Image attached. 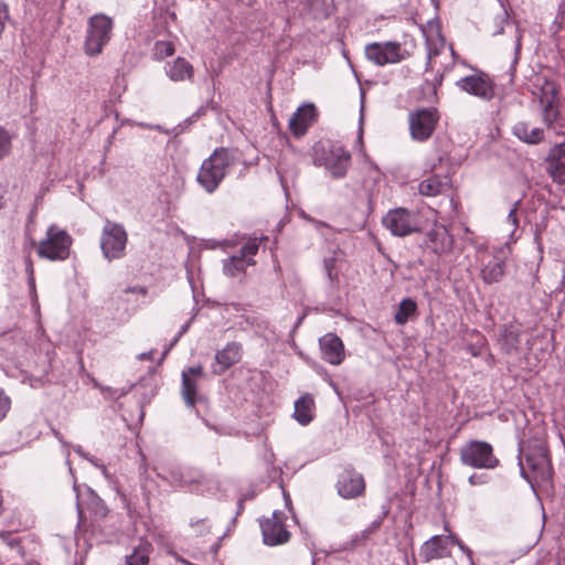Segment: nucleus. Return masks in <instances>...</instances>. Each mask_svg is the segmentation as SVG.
<instances>
[{
  "label": "nucleus",
  "mask_w": 565,
  "mask_h": 565,
  "mask_svg": "<svg viewBox=\"0 0 565 565\" xmlns=\"http://www.w3.org/2000/svg\"><path fill=\"white\" fill-rule=\"evenodd\" d=\"M234 153L227 148H216L199 170L196 181L207 192L214 193L224 180L227 169L235 163Z\"/></svg>",
  "instance_id": "f257e3e1"
},
{
  "label": "nucleus",
  "mask_w": 565,
  "mask_h": 565,
  "mask_svg": "<svg viewBox=\"0 0 565 565\" xmlns=\"http://www.w3.org/2000/svg\"><path fill=\"white\" fill-rule=\"evenodd\" d=\"M312 161L324 167L333 179H342L350 168L351 154L341 145L320 141L312 148Z\"/></svg>",
  "instance_id": "f03ea898"
},
{
  "label": "nucleus",
  "mask_w": 565,
  "mask_h": 565,
  "mask_svg": "<svg viewBox=\"0 0 565 565\" xmlns=\"http://www.w3.org/2000/svg\"><path fill=\"white\" fill-rule=\"evenodd\" d=\"M114 29V21L105 13H96L87 20L84 53L95 57L103 53L104 47L109 43Z\"/></svg>",
  "instance_id": "7ed1b4c3"
},
{
  "label": "nucleus",
  "mask_w": 565,
  "mask_h": 565,
  "mask_svg": "<svg viewBox=\"0 0 565 565\" xmlns=\"http://www.w3.org/2000/svg\"><path fill=\"white\" fill-rule=\"evenodd\" d=\"M72 236L56 224L47 227L45 238L38 244V256L51 262L65 260L71 253Z\"/></svg>",
  "instance_id": "20e7f679"
},
{
  "label": "nucleus",
  "mask_w": 565,
  "mask_h": 565,
  "mask_svg": "<svg viewBox=\"0 0 565 565\" xmlns=\"http://www.w3.org/2000/svg\"><path fill=\"white\" fill-rule=\"evenodd\" d=\"M441 115L436 107H419L408 113L407 122L412 140L426 142L440 121Z\"/></svg>",
  "instance_id": "39448f33"
},
{
  "label": "nucleus",
  "mask_w": 565,
  "mask_h": 565,
  "mask_svg": "<svg viewBox=\"0 0 565 565\" xmlns=\"http://www.w3.org/2000/svg\"><path fill=\"white\" fill-rule=\"evenodd\" d=\"M128 234L122 224L106 220L100 234V249L108 260L121 259L126 256Z\"/></svg>",
  "instance_id": "423d86ee"
},
{
  "label": "nucleus",
  "mask_w": 565,
  "mask_h": 565,
  "mask_svg": "<svg viewBox=\"0 0 565 565\" xmlns=\"http://www.w3.org/2000/svg\"><path fill=\"white\" fill-rule=\"evenodd\" d=\"M460 462L475 469H494L500 460L493 452V447L482 440H470L459 451Z\"/></svg>",
  "instance_id": "0eeeda50"
},
{
  "label": "nucleus",
  "mask_w": 565,
  "mask_h": 565,
  "mask_svg": "<svg viewBox=\"0 0 565 565\" xmlns=\"http://www.w3.org/2000/svg\"><path fill=\"white\" fill-rule=\"evenodd\" d=\"M158 476L170 484L181 488H188L190 491L203 494L211 488V479L200 470L188 468L162 469Z\"/></svg>",
  "instance_id": "6e6552de"
},
{
  "label": "nucleus",
  "mask_w": 565,
  "mask_h": 565,
  "mask_svg": "<svg viewBox=\"0 0 565 565\" xmlns=\"http://www.w3.org/2000/svg\"><path fill=\"white\" fill-rule=\"evenodd\" d=\"M287 515L282 511L275 510L270 516L262 518L259 526L263 542L267 546L284 545L290 541L291 533L286 524Z\"/></svg>",
  "instance_id": "1a4fd4ad"
},
{
  "label": "nucleus",
  "mask_w": 565,
  "mask_h": 565,
  "mask_svg": "<svg viewBox=\"0 0 565 565\" xmlns=\"http://www.w3.org/2000/svg\"><path fill=\"white\" fill-rule=\"evenodd\" d=\"M265 237H250L243 245L238 254L233 255L223 260V273L227 277H236L241 274H245L247 267L254 266L256 262L254 256L258 253L262 241H267Z\"/></svg>",
  "instance_id": "9d476101"
},
{
  "label": "nucleus",
  "mask_w": 565,
  "mask_h": 565,
  "mask_svg": "<svg viewBox=\"0 0 565 565\" xmlns=\"http://www.w3.org/2000/svg\"><path fill=\"white\" fill-rule=\"evenodd\" d=\"M366 58L379 66L399 63L411 56L398 42L370 43L365 46Z\"/></svg>",
  "instance_id": "9b49d317"
},
{
  "label": "nucleus",
  "mask_w": 565,
  "mask_h": 565,
  "mask_svg": "<svg viewBox=\"0 0 565 565\" xmlns=\"http://www.w3.org/2000/svg\"><path fill=\"white\" fill-rule=\"evenodd\" d=\"M382 223L394 236L404 237L418 231L415 214L404 207L390 210L383 217Z\"/></svg>",
  "instance_id": "f8f14e48"
},
{
  "label": "nucleus",
  "mask_w": 565,
  "mask_h": 565,
  "mask_svg": "<svg viewBox=\"0 0 565 565\" xmlns=\"http://www.w3.org/2000/svg\"><path fill=\"white\" fill-rule=\"evenodd\" d=\"M456 86L482 100H491L495 95L494 83L489 74L483 71H476L475 74L458 79Z\"/></svg>",
  "instance_id": "ddd939ff"
},
{
  "label": "nucleus",
  "mask_w": 565,
  "mask_h": 565,
  "mask_svg": "<svg viewBox=\"0 0 565 565\" xmlns=\"http://www.w3.org/2000/svg\"><path fill=\"white\" fill-rule=\"evenodd\" d=\"M520 465L523 473H525V467L531 471L532 476L529 479L532 478L536 482H547L552 479L551 460L542 448L526 452Z\"/></svg>",
  "instance_id": "4468645a"
},
{
  "label": "nucleus",
  "mask_w": 565,
  "mask_h": 565,
  "mask_svg": "<svg viewBox=\"0 0 565 565\" xmlns=\"http://www.w3.org/2000/svg\"><path fill=\"white\" fill-rule=\"evenodd\" d=\"M422 32L427 50L425 71H428L433 67V60L446 49V40L437 19H430L426 24L422 25Z\"/></svg>",
  "instance_id": "2eb2a0df"
},
{
  "label": "nucleus",
  "mask_w": 565,
  "mask_h": 565,
  "mask_svg": "<svg viewBox=\"0 0 565 565\" xmlns=\"http://www.w3.org/2000/svg\"><path fill=\"white\" fill-rule=\"evenodd\" d=\"M365 480L354 468H347L339 473L335 488L338 494L347 500L356 499L365 492Z\"/></svg>",
  "instance_id": "dca6fc26"
},
{
  "label": "nucleus",
  "mask_w": 565,
  "mask_h": 565,
  "mask_svg": "<svg viewBox=\"0 0 565 565\" xmlns=\"http://www.w3.org/2000/svg\"><path fill=\"white\" fill-rule=\"evenodd\" d=\"M452 533L448 535H434L424 542L419 548V557L424 563L441 559L451 555Z\"/></svg>",
  "instance_id": "f3484780"
},
{
  "label": "nucleus",
  "mask_w": 565,
  "mask_h": 565,
  "mask_svg": "<svg viewBox=\"0 0 565 565\" xmlns=\"http://www.w3.org/2000/svg\"><path fill=\"white\" fill-rule=\"evenodd\" d=\"M181 395L189 407H194L202 399L198 392V385L203 377V367L201 365L191 366L182 371Z\"/></svg>",
  "instance_id": "a211bd4d"
},
{
  "label": "nucleus",
  "mask_w": 565,
  "mask_h": 565,
  "mask_svg": "<svg viewBox=\"0 0 565 565\" xmlns=\"http://www.w3.org/2000/svg\"><path fill=\"white\" fill-rule=\"evenodd\" d=\"M317 108L313 104L300 106L290 117L288 126L295 137L303 136L317 120Z\"/></svg>",
  "instance_id": "6ab92c4d"
},
{
  "label": "nucleus",
  "mask_w": 565,
  "mask_h": 565,
  "mask_svg": "<svg viewBox=\"0 0 565 565\" xmlns=\"http://www.w3.org/2000/svg\"><path fill=\"white\" fill-rule=\"evenodd\" d=\"M321 358L332 364L339 365L344 360V345L342 340L334 333H327L319 339Z\"/></svg>",
  "instance_id": "aec40b11"
},
{
  "label": "nucleus",
  "mask_w": 565,
  "mask_h": 565,
  "mask_svg": "<svg viewBox=\"0 0 565 565\" xmlns=\"http://www.w3.org/2000/svg\"><path fill=\"white\" fill-rule=\"evenodd\" d=\"M451 179L448 175L431 174L418 184V193L426 198L450 196Z\"/></svg>",
  "instance_id": "412c9836"
},
{
  "label": "nucleus",
  "mask_w": 565,
  "mask_h": 565,
  "mask_svg": "<svg viewBox=\"0 0 565 565\" xmlns=\"http://www.w3.org/2000/svg\"><path fill=\"white\" fill-rule=\"evenodd\" d=\"M546 171L555 183H565V143L555 145L550 149Z\"/></svg>",
  "instance_id": "4be33fe9"
},
{
  "label": "nucleus",
  "mask_w": 565,
  "mask_h": 565,
  "mask_svg": "<svg viewBox=\"0 0 565 565\" xmlns=\"http://www.w3.org/2000/svg\"><path fill=\"white\" fill-rule=\"evenodd\" d=\"M242 358V345L237 342L227 343L222 350L215 353L216 367L213 373L221 375L227 369L238 363Z\"/></svg>",
  "instance_id": "5701e85b"
},
{
  "label": "nucleus",
  "mask_w": 565,
  "mask_h": 565,
  "mask_svg": "<svg viewBox=\"0 0 565 565\" xmlns=\"http://www.w3.org/2000/svg\"><path fill=\"white\" fill-rule=\"evenodd\" d=\"M454 238L443 225H435L427 233V245L438 255L449 252L452 247Z\"/></svg>",
  "instance_id": "b1692460"
},
{
  "label": "nucleus",
  "mask_w": 565,
  "mask_h": 565,
  "mask_svg": "<svg viewBox=\"0 0 565 565\" xmlns=\"http://www.w3.org/2000/svg\"><path fill=\"white\" fill-rule=\"evenodd\" d=\"M521 334L520 326L513 323L503 326L498 339L501 350L505 354L518 352L521 343Z\"/></svg>",
  "instance_id": "393cba45"
},
{
  "label": "nucleus",
  "mask_w": 565,
  "mask_h": 565,
  "mask_svg": "<svg viewBox=\"0 0 565 565\" xmlns=\"http://www.w3.org/2000/svg\"><path fill=\"white\" fill-rule=\"evenodd\" d=\"M513 135L527 145H539L544 140V130L540 127H530L525 121H518L512 127Z\"/></svg>",
  "instance_id": "a878e982"
},
{
  "label": "nucleus",
  "mask_w": 565,
  "mask_h": 565,
  "mask_svg": "<svg viewBox=\"0 0 565 565\" xmlns=\"http://www.w3.org/2000/svg\"><path fill=\"white\" fill-rule=\"evenodd\" d=\"M315 401L306 394L295 402L294 417L300 425H308L313 419Z\"/></svg>",
  "instance_id": "bb28decb"
},
{
  "label": "nucleus",
  "mask_w": 565,
  "mask_h": 565,
  "mask_svg": "<svg viewBox=\"0 0 565 565\" xmlns=\"http://www.w3.org/2000/svg\"><path fill=\"white\" fill-rule=\"evenodd\" d=\"M153 551L152 544L146 540H140L132 552L125 557V565H148L150 555Z\"/></svg>",
  "instance_id": "cd10ccee"
},
{
  "label": "nucleus",
  "mask_w": 565,
  "mask_h": 565,
  "mask_svg": "<svg viewBox=\"0 0 565 565\" xmlns=\"http://www.w3.org/2000/svg\"><path fill=\"white\" fill-rule=\"evenodd\" d=\"M193 73V66L183 57L175 58L167 68V75L174 82L190 79Z\"/></svg>",
  "instance_id": "c85d7f7f"
},
{
  "label": "nucleus",
  "mask_w": 565,
  "mask_h": 565,
  "mask_svg": "<svg viewBox=\"0 0 565 565\" xmlns=\"http://www.w3.org/2000/svg\"><path fill=\"white\" fill-rule=\"evenodd\" d=\"M504 262L493 257L481 268V278L486 284L499 282L504 276Z\"/></svg>",
  "instance_id": "c756f323"
},
{
  "label": "nucleus",
  "mask_w": 565,
  "mask_h": 565,
  "mask_svg": "<svg viewBox=\"0 0 565 565\" xmlns=\"http://www.w3.org/2000/svg\"><path fill=\"white\" fill-rule=\"evenodd\" d=\"M417 312V303L412 298H404L399 302L397 310L394 316V320L397 324L404 326L408 320L414 317Z\"/></svg>",
  "instance_id": "7c9ffc66"
},
{
  "label": "nucleus",
  "mask_w": 565,
  "mask_h": 565,
  "mask_svg": "<svg viewBox=\"0 0 565 565\" xmlns=\"http://www.w3.org/2000/svg\"><path fill=\"white\" fill-rule=\"evenodd\" d=\"M174 51V44L171 41H157L154 43L153 54L159 60L173 55Z\"/></svg>",
  "instance_id": "2f4dec72"
},
{
  "label": "nucleus",
  "mask_w": 565,
  "mask_h": 565,
  "mask_svg": "<svg viewBox=\"0 0 565 565\" xmlns=\"http://www.w3.org/2000/svg\"><path fill=\"white\" fill-rule=\"evenodd\" d=\"M93 384L95 387L99 388V391L104 395V397L108 398V399L115 401L126 394V391H124V390H117V388H113L110 386L100 385L96 380H93Z\"/></svg>",
  "instance_id": "473e14b6"
},
{
  "label": "nucleus",
  "mask_w": 565,
  "mask_h": 565,
  "mask_svg": "<svg viewBox=\"0 0 565 565\" xmlns=\"http://www.w3.org/2000/svg\"><path fill=\"white\" fill-rule=\"evenodd\" d=\"M382 525V519L373 521L365 530L361 532L360 535H355L353 542L359 544L370 539V536L375 533Z\"/></svg>",
  "instance_id": "72a5a7b5"
},
{
  "label": "nucleus",
  "mask_w": 565,
  "mask_h": 565,
  "mask_svg": "<svg viewBox=\"0 0 565 565\" xmlns=\"http://www.w3.org/2000/svg\"><path fill=\"white\" fill-rule=\"evenodd\" d=\"M557 117H558V109L552 102H548L546 105H544L543 121L548 127L552 126V124L556 120Z\"/></svg>",
  "instance_id": "f704fd0d"
},
{
  "label": "nucleus",
  "mask_w": 565,
  "mask_h": 565,
  "mask_svg": "<svg viewBox=\"0 0 565 565\" xmlns=\"http://www.w3.org/2000/svg\"><path fill=\"white\" fill-rule=\"evenodd\" d=\"M11 149V136L9 132L0 127V160L9 154Z\"/></svg>",
  "instance_id": "c9c22d12"
},
{
  "label": "nucleus",
  "mask_w": 565,
  "mask_h": 565,
  "mask_svg": "<svg viewBox=\"0 0 565 565\" xmlns=\"http://www.w3.org/2000/svg\"><path fill=\"white\" fill-rule=\"evenodd\" d=\"M452 545H457L458 548L465 554L466 565H475L472 550L467 546L456 534L452 535Z\"/></svg>",
  "instance_id": "e433bc0d"
},
{
  "label": "nucleus",
  "mask_w": 565,
  "mask_h": 565,
  "mask_svg": "<svg viewBox=\"0 0 565 565\" xmlns=\"http://www.w3.org/2000/svg\"><path fill=\"white\" fill-rule=\"evenodd\" d=\"M337 259L334 257H328L323 259V268L330 281H337L339 274L335 270Z\"/></svg>",
  "instance_id": "4c0bfd02"
},
{
  "label": "nucleus",
  "mask_w": 565,
  "mask_h": 565,
  "mask_svg": "<svg viewBox=\"0 0 565 565\" xmlns=\"http://www.w3.org/2000/svg\"><path fill=\"white\" fill-rule=\"evenodd\" d=\"M11 408V399L0 387V423L6 418Z\"/></svg>",
  "instance_id": "58836bf2"
},
{
  "label": "nucleus",
  "mask_w": 565,
  "mask_h": 565,
  "mask_svg": "<svg viewBox=\"0 0 565 565\" xmlns=\"http://www.w3.org/2000/svg\"><path fill=\"white\" fill-rule=\"evenodd\" d=\"M443 73H438L431 82L426 81V85L431 89V95L435 102H438V88L443 85Z\"/></svg>",
  "instance_id": "ea45409f"
},
{
  "label": "nucleus",
  "mask_w": 565,
  "mask_h": 565,
  "mask_svg": "<svg viewBox=\"0 0 565 565\" xmlns=\"http://www.w3.org/2000/svg\"><path fill=\"white\" fill-rule=\"evenodd\" d=\"M520 203H521V200H518L513 203L511 210L509 211V214L507 216V221L513 226V232L518 228L519 226V220H518V215H516V212L519 210V206H520Z\"/></svg>",
  "instance_id": "a19ab883"
},
{
  "label": "nucleus",
  "mask_w": 565,
  "mask_h": 565,
  "mask_svg": "<svg viewBox=\"0 0 565 565\" xmlns=\"http://www.w3.org/2000/svg\"><path fill=\"white\" fill-rule=\"evenodd\" d=\"M488 481L489 477L484 473H472L468 479L470 486H481L486 484Z\"/></svg>",
  "instance_id": "79ce46f5"
},
{
  "label": "nucleus",
  "mask_w": 565,
  "mask_h": 565,
  "mask_svg": "<svg viewBox=\"0 0 565 565\" xmlns=\"http://www.w3.org/2000/svg\"><path fill=\"white\" fill-rule=\"evenodd\" d=\"M0 539L10 546H15L20 544V540L18 537H12L11 532L8 531L0 530Z\"/></svg>",
  "instance_id": "37998d69"
},
{
  "label": "nucleus",
  "mask_w": 565,
  "mask_h": 565,
  "mask_svg": "<svg viewBox=\"0 0 565 565\" xmlns=\"http://www.w3.org/2000/svg\"><path fill=\"white\" fill-rule=\"evenodd\" d=\"M125 292H132V294H140L142 296H146L148 290L143 286H135V287H128Z\"/></svg>",
  "instance_id": "c03bdc74"
},
{
  "label": "nucleus",
  "mask_w": 565,
  "mask_h": 565,
  "mask_svg": "<svg viewBox=\"0 0 565 565\" xmlns=\"http://www.w3.org/2000/svg\"><path fill=\"white\" fill-rule=\"evenodd\" d=\"M138 359L140 361L152 360L153 359V351H148V352L140 353L138 355Z\"/></svg>",
  "instance_id": "a18cd8bd"
},
{
  "label": "nucleus",
  "mask_w": 565,
  "mask_h": 565,
  "mask_svg": "<svg viewBox=\"0 0 565 565\" xmlns=\"http://www.w3.org/2000/svg\"><path fill=\"white\" fill-rule=\"evenodd\" d=\"M28 271L30 274L29 281L32 286H34V278H33V265L31 260H28Z\"/></svg>",
  "instance_id": "49530a36"
},
{
  "label": "nucleus",
  "mask_w": 565,
  "mask_h": 565,
  "mask_svg": "<svg viewBox=\"0 0 565 565\" xmlns=\"http://www.w3.org/2000/svg\"><path fill=\"white\" fill-rule=\"evenodd\" d=\"M86 460H88L89 462H92L95 467L99 468V466L102 463L98 462V459L94 456H88L87 455V458H85Z\"/></svg>",
  "instance_id": "de8ad7c7"
},
{
  "label": "nucleus",
  "mask_w": 565,
  "mask_h": 565,
  "mask_svg": "<svg viewBox=\"0 0 565 565\" xmlns=\"http://www.w3.org/2000/svg\"><path fill=\"white\" fill-rule=\"evenodd\" d=\"M75 452L78 454L83 458H87V454L84 452L82 447H79V446L75 449Z\"/></svg>",
  "instance_id": "09e8293b"
},
{
  "label": "nucleus",
  "mask_w": 565,
  "mask_h": 565,
  "mask_svg": "<svg viewBox=\"0 0 565 565\" xmlns=\"http://www.w3.org/2000/svg\"><path fill=\"white\" fill-rule=\"evenodd\" d=\"M520 49H521V40L519 38L518 41H516V46H515L516 55H519ZM516 58H518V56H515V60Z\"/></svg>",
  "instance_id": "8fccbe9b"
},
{
  "label": "nucleus",
  "mask_w": 565,
  "mask_h": 565,
  "mask_svg": "<svg viewBox=\"0 0 565 565\" xmlns=\"http://www.w3.org/2000/svg\"><path fill=\"white\" fill-rule=\"evenodd\" d=\"M99 469L102 470L103 475L108 478V471H107V468L104 466V465H100L99 466Z\"/></svg>",
  "instance_id": "3c124183"
},
{
  "label": "nucleus",
  "mask_w": 565,
  "mask_h": 565,
  "mask_svg": "<svg viewBox=\"0 0 565 565\" xmlns=\"http://www.w3.org/2000/svg\"><path fill=\"white\" fill-rule=\"evenodd\" d=\"M449 50H450L451 55L455 57L456 56V52H455L452 45H449Z\"/></svg>",
  "instance_id": "603ef678"
},
{
  "label": "nucleus",
  "mask_w": 565,
  "mask_h": 565,
  "mask_svg": "<svg viewBox=\"0 0 565 565\" xmlns=\"http://www.w3.org/2000/svg\"><path fill=\"white\" fill-rule=\"evenodd\" d=\"M470 352H471V354H472V355H475V356H476V355H478V353L476 352V349H471V350H470Z\"/></svg>",
  "instance_id": "864d4df0"
},
{
  "label": "nucleus",
  "mask_w": 565,
  "mask_h": 565,
  "mask_svg": "<svg viewBox=\"0 0 565 565\" xmlns=\"http://www.w3.org/2000/svg\"><path fill=\"white\" fill-rule=\"evenodd\" d=\"M56 438L61 439V434L58 431H54Z\"/></svg>",
  "instance_id": "5fc2aeb1"
},
{
  "label": "nucleus",
  "mask_w": 565,
  "mask_h": 565,
  "mask_svg": "<svg viewBox=\"0 0 565 565\" xmlns=\"http://www.w3.org/2000/svg\"><path fill=\"white\" fill-rule=\"evenodd\" d=\"M31 565H41V564H39V563H36V562H33Z\"/></svg>",
  "instance_id": "6e6d98bb"
}]
</instances>
